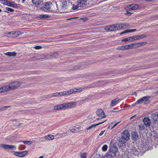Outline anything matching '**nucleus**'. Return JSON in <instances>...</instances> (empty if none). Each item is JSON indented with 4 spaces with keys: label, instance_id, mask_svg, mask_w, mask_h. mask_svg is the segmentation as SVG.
I'll use <instances>...</instances> for the list:
<instances>
[{
    "label": "nucleus",
    "instance_id": "f257e3e1",
    "mask_svg": "<svg viewBox=\"0 0 158 158\" xmlns=\"http://www.w3.org/2000/svg\"><path fill=\"white\" fill-rule=\"evenodd\" d=\"M76 102H71L69 103H64L62 104L55 106L53 109L55 110H64L73 108L77 105Z\"/></svg>",
    "mask_w": 158,
    "mask_h": 158
},
{
    "label": "nucleus",
    "instance_id": "f03ea898",
    "mask_svg": "<svg viewBox=\"0 0 158 158\" xmlns=\"http://www.w3.org/2000/svg\"><path fill=\"white\" fill-rule=\"evenodd\" d=\"M154 129H144L146 130V132L148 131L149 132V135L153 136L155 138V142L158 143V129H156L154 130ZM140 130H144V129H139Z\"/></svg>",
    "mask_w": 158,
    "mask_h": 158
},
{
    "label": "nucleus",
    "instance_id": "7ed1b4c3",
    "mask_svg": "<svg viewBox=\"0 0 158 158\" xmlns=\"http://www.w3.org/2000/svg\"><path fill=\"white\" fill-rule=\"evenodd\" d=\"M52 4L51 3L46 2L44 6L41 8V9L45 11H50L53 13L56 12L57 5H55V9L50 10V7H52Z\"/></svg>",
    "mask_w": 158,
    "mask_h": 158
},
{
    "label": "nucleus",
    "instance_id": "20e7f679",
    "mask_svg": "<svg viewBox=\"0 0 158 158\" xmlns=\"http://www.w3.org/2000/svg\"><path fill=\"white\" fill-rule=\"evenodd\" d=\"M150 98V96H144L142 98L139 99L137 102V103L139 104L142 102H144L145 104H148L150 103L149 98Z\"/></svg>",
    "mask_w": 158,
    "mask_h": 158
},
{
    "label": "nucleus",
    "instance_id": "39448f33",
    "mask_svg": "<svg viewBox=\"0 0 158 158\" xmlns=\"http://www.w3.org/2000/svg\"><path fill=\"white\" fill-rule=\"evenodd\" d=\"M140 151L136 149L135 147H132L130 150L128 151V152L131 156L134 155L135 156H138L139 154Z\"/></svg>",
    "mask_w": 158,
    "mask_h": 158
},
{
    "label": "nucleus",
    "instance_id": "423d86ee",
    "mask_svg": "<svg viewBox=\"0 0 158 158\" xmlns=\"http://www.w3.org/2000/svg\"><path fill=\"white\" fill-rule=\"evenodd\" d=\"M118 149L116 147L113 146L110 147L109 152L107 154L109 156H114L116 155V153L117 152Z\"/></svg>",
    "mask_w": 158,
    "mask_h": 158
},
{
    "label": "nucleus",
    "instance_id": "0eeeda50",
    "mask_svg": "<svg viewBox=\"0 0 158 158\" xmlns=\"http://www.w3.org/2000/svg\"><path fill=\"white\" fill-rule=\"evenodd\" d=\"M27 151H23L19 152H14V154L17 156L20 157H23L27 155Z\"/></svg>",
    "mask_w": 158,
    "mask_h": 158
},
{
    "label": "nucleus",
    "instance_id": "6e6552de",
    "mask_svg": "<svg viewBox=\"0 0 158 158\" xmlns=\"http://www.w3.org/2000/svg\"><path fill=\"white\" fill-rule=\"evenodd\" d=\"M0 147L5 149L13 150L16 148V146L8 144H2L0 145Z\"/></svg>",
    "mask_w": 158,
    "mask_h": 158
},
{
    "label": "nucleus",
    "instance_id": "1a4fd4ad",
    "mask_svg": "<svg viewBox=\"0 0 158 158\" xmlns=\"http://www.w3.org/2000/svg\"><path fill=\"white\" fill-rule=\"evenodd\" d=\"M139 7L138 4H133L128 6L127 7V10L131 11L136 10L138 9Z\"/></svg>",
    "mask_w": 158,
    "mask_h": 158
},
{
    "label": "nucleus",
    "instance_id": "9d476101",
    "mask_svg": "<svg viewBox=\"0 0 158 158\" xmlns=\"http://www.w3.org/2000/svg\"><path fill=\"white\" fill-rule=\"evenodd\" d=\"M21 32L19 31H15L9 32L8 34L9 35H8L9 37L15 38L21 34Z\"/></svg>",
    "mask_w": 158,
    "mask_h": 158
},
{
    "label": "nucleus",
    "instance_id": "9b49d317",
    "mask_svg": "<svg viewBox=\"0 0 158 158\" xmlns=\"http://www.w3.org/2000/svg\"><path fill=\"white\" fill-rule=\"evenodd\" d=\"M77 2L78 6L81 7H84L87 5V1L85 0H77Z\"/></svg>",
    "mask_w": 158,
    "mask_h": 158
},
{
    "label": "nucleus",
    "instance_id": "f8f14e48",
    "mask_svg": "<svg viewBox=\"0 0 158 158\" xmlns=\"http://www.w3.org/2000/svg\"><path fill=\"white\" fill-rule=\"evenodd\" d=\"M2 3L4 5H6L9 6L15 7L16 4L13 2H10L7 0H2Z\"/></svg>",
    "mask_w": 158,
    "mask_h": 158
},
{
    "label": "nucleus",
    "instance_id": "ddd939ff",
    "mask_svg": "<svg viewBox=\"0 0 158 158\" xmlns=\"http://www.w3.org/2000/svg\"><path fill=\"white\" fill-rule=\"evenodd\" d=\"M12 89H15L19 87L21 83L19 81H16L10 83Z\"/></svg>",
    "mask_w": 158,
    "mask_h": 158
},
{
    "label": "nucleus",
    "instance_id": "4468645a",
    "mask_svg": "<svg viewBox=\"0 0 158 158\" xmlns=\"http://www.w3.org/2000/svg\"><path fill=\"white\" fill-rule=\"evenodd\" d=\"M97 115L101 118H104L106 117L104 112L101 109H99L97 110L96 112Z\"/></svg>",
    "mask_w": 158,
    "mask_h": 158
},
{
    "label": "nucleus",
    "instance_id": "2eb2a0df",
    "mask_svg": "<svg viewBox=\"0 0 158 158\" xmlns=\"http://www.w3.org/2000/svg\"><path fill=\"white\" fill-rule=\"evenodd\" d=\"M130 134L128 131L126 130L124 131L122 134L121 137L124 138L126 140H128L130 138Z\"/></svg>",
    "mask_w": 158,
    "mask_h": 158
},
{
    "label": "nucleus",
    "instance_id": "dca6fc26",
    "mask_svg": "<svg viewBox=\"0 0 158 158\" xmlns=\"http://www.w3.org/2000/svg\"><path fill=\"white\" fill-rule=\"evenodd\" d=\"M144 124L146 127H149L151 124V121L149 118L145 117L143 120Z\"/></svg>",
    "mask_w": 158,
    "mask_h": 158
},
{
    "label": "nucleus",
    "instance_id": "f3484780",
    "mask_svg": "<svg viewBox=\"0 0 158 158\" xmlns=\"http://www.w3.org/2000/svg\"><path fill=\"white\" fill-rule=\"evenodd\" d=\"M147 36V35H135V36H133L132 37V38L131 39V42L133 41V40H138L140 39L143 38L144 37H146Z\"/></svg>",
    "mask_w": 158,
    "mask_h": 158
},
{
    "label": "nucleus",
    "instance_id": "a211bd4d",
    "mask_svg": "<svg viewBox=\"0 0 158 158\" xmlns=\"http://www.w3.org/2000/svg\"><path fill=\"white\" fill-rule=\"evenodd\" d=\"M105 30L110 31H116V27L115 24L107 26L105 28Z\"/></svg>",
    "mask_w": 158,
    "mask_h": 158
},
{
    "label": "nucleus",
    "instance_id": "6ab92c4d",
    "mask_svg": "<svg viewBox=\"0 0 158 158\" xmlns=\"http://www.w3.org/2000/svg\"><path fill=\"white\" fill-rule=\"evenodd\" d=\"M136 44V43H134L130 44L128 45H126L127 50L138 48Z\"/></svg>",
    "mask_w": 158,
    "mask_h": 158
},
{
    "label": "nucleus",
    "instance_id": "aec40b11",
    "mask_svg": "<svg viewBox=\"0 0 158 158\" xmlns=\"http://www.w3.org/2000/svg\"><path fill=\"white\" fill-rule=\"evenodd\" d=\"M73 90L72 89L69 90L67 91H63V96H66L73 93Z\"/></svg>",
    "mask_w": 158,
    "mask_h": 158
},
{
    "label": "nucleus",
    "instance_id": "412c9836",
    "mask_svg": "<svg viewBox=\"0 0 158 158\" xmlns=\"http://www.w3.org/2000/svg\"><path fill=\"white\" fill-rule=\"evenodd\" d=\"M139 136L137 133L136 132H133L132 134V139L135 140L136 141L139 138Z\"/></svg>",
    "mask_w": 158,
    "mask_h": 158
},
{
    "label": "nucleus",
    "instance_id": "4be33fe9",
    "mask_svg": "<svg viewBox=\"0 0 158 158\" xmlns=\"http://www.w3.org/2000/svg\"><path fill=\"white\" fill-rule=\"evenodd\" d=\"M119 100L118 98H117L114 99L112 100L111 102V106H114L117 104V102Z\"/></svg>",
    "mask_w": 158,
    "mask_h": 158
},
{
    "label": "nucleus",
    "instance_id": "5701e85b",
    "mask_svg": "<svg viewBox=\"0 0 158 158\" xmlns=\"http://www.w3.org/2000/svg\"><path fill=\"white\" fill-rule=\"evenodd\" d=\"M33 4L35 5L38 6L41 4L42 0H32Z\"/></svg>",
    "mask_w": 158,
    "mask_h": 158
},
{
    "label": "nucleus",
    "instance_id": "b1692460",
    "mask_svg": "<svg viewBox=\"0 0 158 158\" xmlns=\"http://www.w3.org/2000/svg\"><path fill=\"white\" fill-rule=\"evenodd\" d=\"M122 24H115L116 31L120 29H125L122 26Z\"/></svg>",
    "mask_w": 158,
    "mask_h": 158
},
{
    "label": "nucleus",
    "instance_id": "393cba45",
    "mask_svg": "<svg viewBox=\"0 0 158 158\" xmlns=\"http://www.w3.org/2000/svg\"><path fill=\"white\" fill-rule=\"evenodd\" d=\"M45 139L49 140H52L54 138V136L52 135H48L44 137Z\"/></svg>",
    "mask_w": 158,
    "mask_h": 158
},
{
    "label": "nucleus",
    "instance_id": "a878e982",
    "mask_svg": "<svg viewBox=\"0 0 158 158\" xmlns=\"http://www.w3.org/2000/svg\"><path fill=\"white\" fill-rule=\"evenodd\" d=\"M152 117L155 121H158V113L156 114L155 113H153L152 114Z\"/></svg>",
    "mask_w": 158,
    "mask_h": 158
},
{
    "label": "nucleus",
    "instance_id": "bb28decb",
    "mask_svg": "<svg viewBox=\"0 0 158 158\" xmlns=\"http://www.w3.org/2000/svg\"><path fill=\"white\" fill-rule=\"evenodd\" d=\"M4 87V90H5V92L12 89L10 84L8 85H6Z\"/></svg>",
    "mask_w": 158,
    "mask_h": 158
},
{
    "label": "nucleus",
    "instance_id": "cd10ccee",
    "mask_svg": "<svg viewBox=\"0 0 158 158\" xmlns=\"http://www.w3.org/2000/svg\"><path fill=\"white\" fill-rule=\"evenodd\" d=\"M5 55L9 56H15L16 53L15 52H8L6 53Z\"/></svg>",
    "mask_w": 158,
    "mask_h": 158
},
{
    "label": "nucleus",
    "instance_id": "c85d7f7f",
    "mask_svg": "<svg viewBox=\"0 0 158 158\" xmlns=\"http://www.w3.org/2000/svg\"><path fill=\"white\" fill-rule=\"evenodd\" d=\"M137 45V48L139 47H140L141 46H142L143 45L147 43L146 42H138L136 43Z\"/></svg>",
    "mask_w": 158,
    "mask_h": 158
},
{
    "label": "nucleus",
    "instance_id": "c756f323",
    "mask_svg": "<svg viewBox=\"0 0 158 158\" xmlns=\"http://www.w3.org/2000/svg\"><path fill=\"white\" fill-rule=\"evenodd\" d=\"M127 45H126L124 46H120L118 47L117 49L119 50H127Z\"/></svg>",
    "mask_w": 158,
    "mask_h": 158
},
{
    "label": "nucleus",
    "instance_id": "7c9ffc66",
    "mask_svg": "<svg viewBox=\"0 0 158 158\" xmlns=\"http://www.w3.org/2000/svg\"><path fill=\"white\" fill-rule=\"evenodd\" d=\"M127 141V140H126L125 139L121 137L119 140V142L121 144H122L125 143Z\"/></svg>",
    "mask_w": 158,
    "mask_h": 158
},
{
    "label": "nucleus",
    "instance_id": "2f4dec72",
    "mask_svg": "<svg viewBox=\"0 0 158 158\" xmlns=\"http://www.w3.org/2000/svg\"><path fill=\"white\" fill-rule=\"evenodd\" d=\"M103 122L97 124H94L89 127L87 128H92L95 127L96 126L103 123Z\"/></svg>",
    "mask_w": 158,
    "mask_h": 158
},
{
    "label": "nucleus",
    "instance_id": "473e14b6",
    "mask_svg": "<svg viewBox=\"0 0 158 158\" xmlns=\"http://www.w3.org/2000/svg\"><path fill=\"white\" fill-rule=\"evenodd\" d=\"M133 32V29H128V30H125L124 31L121 32L120 33V34L122 35L123 34H124V33H128V32Z\"/></svg>",
    "mask_w": 158,
    "mask_h": 158
},
{
    "label": "nucleus",
    "instance_id": "72a5a7b5",
    "mask_svg": "<svg viewBox=\"0 0 158 158\" xmlns=\"http://www.w3.org/2000/svg\"><path fill=\"white\" fill-rule=\"evenodd\" d=\"M72 90H73V93H75L77 92H81L82 91V89L81 88H74V89H72Z\"/></svg>",
    "mask_w": 158,
    "mask_h": 158
},
{
    "label": "nucleus",
    "instance_id": "f704fd0d",
    "mask_svg": "<svg viewBox=\"0 0 158 158\" xmlns=\"http://www.w3.org/2000/svg\"><path fill=\"white\" fill-rule=\"evenodd\" d=\"M62 5L61 7L62 9H65L66 8L67 3L66 1H64L62 2Z\"/></svg>",
    "mask_w": 158,
    "mask_h": 158
},
{
    "label": "nucleus",
    "instance_id": "c9c22d12",
    "mask_svg": "<svg viewBox=\"0 0 158 158\" xmlns=\"http://www.w3.org/2000/svg\"><path fill=\"white\" fill-rule=\"evenodd\" d=\"M132 38V37H127L124 39H123L122 40V42H127L128 41H130L131 40V39Z\"/></svg>",
    "mask_w": 158,
    "mask_h": 158
},
{
    "label": "nucleus",
    "instance_id": "e433bc0d",
    "mask_svg": "<svg viewBox=\"0 0 158 158\" xmlns=\"http://www.w3.org/2000/svg\"><path fill=\"white\" fill-rule=\"evenodd\" d=\"M65 134H69V133H63L62 134H58L57 135H59V137L60 138L63 137L66 135H65Z\"/></svg>",
    "mask_w": 158,
    "mask_h": 158
},
{
    "label": "nucleus",
    "instance_id": "4c0bfd02",
    "mask_svg": "<svg viewBox=\"0 0 158 158\" xmlns=\"http://www.w3.org/2000/svg\"><path fill=\"white\" fill-rule=\"evenodd\" d=\"M86 153L84 152L81 154L80 158H86Z\"/></svg>",
    "mask_w": 158,
    "mask_h": 158
},
{
    "label": "nucleus",
    "instance_id": "58836bf2",
    "mask_svg": "<svg viewBox=\"0 0 158 158\" xmlns=\"http://www.w3.org/2000/svg\"><path fill=\"white\" fill-rule=\"evenodd\" d=\"M10 106H4L0 108V112L6 110L7 108L9 107Z\"/></svg>",
    "mask_w": 158,
    "mask_h": 158
},
{
    "label": "nucleus",
    "instance_id": "ea45409f",
    "mask_svg": "<svg viewBox=\"0 0 158 158\" xmlns=\"http://www.w3.org/2000/svg\"><path fill=\"white\" fill-rule=\"evenodd\" d=\"M108 147L107 145L105 144L102 147V149L103 151H106L107 150Z\"/></svg>",
    "mask_w": 158,
    "mask_h": 158
},
{
    "label": "nucleus",
    "instance_id": "a19ab883",
    "mask_svg": "<svg viewBox=\"0 0 158 158\" xmlns=\"http://www.w3.org/2000/svg\"><path fill=\"white\" fill-rule=\"evenodd\" d=\"M6 10H7V11H6V12H12L14 11V10L12 8H10L6 7ZM5 12H6V11H5Z\"/></svg>",
    "mask_w": 158,
    "mask_h": 158
},
{
    "label": "nucleus",
    "instance_id": "79ce46f5",
    "mask_svg": "<svg viewBox=\"0 0 158 158\" xmlns=\"http://www.w3.org/2000/svg\"><path fill=\"white\" fill-rule=\"evenodd\" d=\"M41 17L43 18H49L50 17V16L49 15H41L40 16Z\"/></svg>",
    "mask_w": 158,
    "mask_h": 158
},
{
    "label": "nucleus",
    "instance_id": "37998d69",
    "mask_svg": "<svg viewBox=\"0 0 158 158\" xmlns=\"http://www.w3.org/2000/svg\"><path fill=\"white\" fill-rule=\"evenodd\" d=\"M122 25L123 27L125 28V29L130 26L129 24L127 23H122Z\"/></svg>",
    "mask_w": 158,
    "mask_h": 158
},
{
    "label": "nucleus",
    "instance_id": "c03bdc74",
    "mask_svg": "<svg viewBox=\"0 0 158 158\" xmlns=\"http://www.w3.org/2000/svg\"><path fill=\"white\" fill-rule=\"evenodd\" d=\"M23 143L25 144H27L29 143V144H31L32 143V142L31 141H23Z\"/></svg>",
    "mask_w": 158,
    "mask_h": 158
},
{
    "label": "nucleus",
    "instance_id": "a18cd8bd",
    "mask_svg": "<svg viewBox=\"0 0 158 158\" xmlns=\"http://www.w3.org/2000/svg\"><path fill=\"white\" fill-rule=\"evenodd\" d=\"M79 7V6H78V5H73V6L72 7V9L73 10H76L78 9V8Z\"/></svg>",
    "mask_w": 158,
    "mask_h": 158
},
{
    "label": "nucleus",
    "instance_id": "49530a36",
    "mask_svg": "<svg viewBox=\"0 0 158 158\" xmlns=\"http://www.w3.org/2000/svg\"><path fill=\"white\" fill-rule=\"evenodd\" d=\"M4 87H2L0 88V93H2L5 92L4 90Z\"/></svg>",
    "mask_w": 158,
    "mask_h": 158
},
{
    "label": "nucleus",
    "instance_id": "de8ad7c7",
    "mask_svg": "<svg viewBox=\"0 0 158 158\" xmlns=\"http://www.w3.org/2000/svg\"><path fill=\"white\" fill-rule=\"evenodd\" d=\"M58 97H61L63 96V92H57Z\"/></svg>",
    "mask_w": 158,
    "mask_h": 158
},
{
    "label": "nucleus",
    "instance_id": "09e8293b",
    "mask_svg": "<svg viewBox=\"0 0 158 158\" xmlns=\"http://www.w3.org/2000/svg\"><path fill=\"white\" fill-rule=\"evenodd\" d=\"M69 131L73 133H74L75 132H77V131H76L75 129H69Z\"/></svg>",
    "mask_w": 158,
    "mask_h": 158
},
{
    "label": "nucleus",
    "instance_id": "8fccbe9b",
    "mask_svg": "<svg viewBox=\"0 0 158 158\" xmlns=\"http://www.w3.org/2000/svg\"><path fill=\"white\" fill-rule=\"evenodd\" d=\"M105 158H114L113 156H109L107 154V155L105 156Z\"/></svg>",
    "mask_w": 158,
    "mask_h": 158
},
{
    "label": "nucleus",
    "instance_id": "3c124183",
    "mask_svg": "<svg viewBox=\"0 0 158 158\" xmlns=\"http://www.w3.org/2000/svg\"><path fill=\"white\" fill-rule=\"evenodd\" d=\"M123 157V158H130L129 155V154H125Z\"/></svg>",
    "mask_w": 158,
    "mask_h": 158
},
{
    "label": "nucleus",
    "instance_id": "603ef678",
    "mask_svg": "<svg viewBox=\"0 0 158 158\" xmlns=\"http://www.w3.org/2000/svg\"><path fill=\"white\" fill-rule=\"evenodd\" d=\"M52 97H58L57 92L54 93L52 94Z\"/></svg>",
    "mask_w": 158,
    "mask_h": 158
},
{
    "label": "nucleus",
    "instance_id": "864d4df0",
    "mask_svg": "<svg viewBox=\"0 0 158 158\" xmlns=\"http://www.w3.org/2000/svg\"><path fill=\"white\" fill-rule=\"evenodd\" d=\"M46 56V57L45 58L46 59L51 58L52 57V56L49 55H47Z\"/></svg>",
    "mask_w": 158,
    "mask_h": 158
},
{
    "label": "nucleus",
    "instance_id": "5fc2aeb1",
    "mask_svg": "<svg viewBox=\"0 0 158 158\" xmlns=\"http://www.w3.org/2000/svg\"><path fill=\"white\" fill-rule=\"evenodd\" d=\"M42 47L41 46H36L35 47V48L36 49H40Z\"/></svg>",
    "mask_w": 158,
    "mask_h": 158
},
{
    "label": "nucleus",
    "instance_id": "6e6d98bb",
    "mask_svg": "<svg viewBox=\"0 0 158 158\" xmlns=\"http://www.w3.org/2000/svg\"><path fill=\"white\" fill-rule=\"evenodd\" d=\"M114 124V122H113L107 128H109L110 127H111L112 128V126H113V124Z\"/></svg>",
    "mask_w": 158,
    "mask_h": 158
},
{
    "label": "nucleus",
    "instance_id": "4d7b16f0",
    "mask_svg": "<svg viewBox=\"0 0 158 158\" xmlns=\"http://www.w3.org/2000/svg\"><path fill=\"white\" fill-rule=\"evenodd\" d=\"M119 123V122L117 123L114 124L113 126L112 127V128H114L117 124H118Z\"/></svg>",
    "mask_w": 158,
    "mask_h": 158
},
{
    "label": "nucleus",
    "instance_id": "13d9d810",
    "mask_svg": "<svg viewBox=\"0 0 158 158\" xmlns=\"http://www.w3.org/2000/svg\"><path fill=\"white\" fill-rule=\"evenodd\" d=\"M105 132V130H104L103 131H102L99 134V135L101 136L104 133V132Z\"/></svg>",
    "mask_w": 158,
    "mask_h": 158
},
{
    "label": "nucleus",
    "instance_id": "bf43d9fd",
    "mask_svg": "<svg viewBox=\"0 0 158 158\" xmlns=\"http://www.w3.org/2000/svg\"><path fill=\"white\" fill-rule=\"evenodd\" d=\"M132 13H131L128 12L127 11V13L125 14L126 15H127L128 16H130L131 14Z\"/></svg>",
    "mask_w": 158,
    "mask_h": 158
},
{
    "label": "nucleus",
    "instance_id": "052dcab7",
    "mask_svg": "<svg viewBox=\"0 0 158 158\" xmlns=\"http://www.w3.org/2000/svg\"><path fill=\"white\" fill-rule=\"evenodd\" d=\"M139 127L140 128H142L144 127L143 125H139Z\"/></svg>",
    "mask_w": 158,
    "mask_h": 158
},
{
    "label": "nucleus",
    "instance_id": "680f3d73",
    "mask_svg": "<svg viewBox=\"0 0 158 158\" xmlns=\"http://www.w3.org/2000/svg\"><path fill=\"white\" fill-rule=\"evenodd\" d=\"M136 116V115H134V116L131 117L130 118V119H132L134 117H135Z\"/></svg>",
    "mask_w": 158,
    "mask_h": 158
},
{
    "label": "nucleus",
    "instance_id": "e2e57ef3",
    "mask_svg": "<svg viewBox=\"0 0 158 158\" xmlns=\"http://www.w3.org/2000/svg\"><path fill=\"white\" fill-rule=\"evenodd\" d=\"M145 1L147 2H148V1H152V0H145Z\"/></svg>",
    "mask_w": 158,
    "mask_h": 158
},
{
    "label": "nucleus",
    "instance_id": "0e129e2a",
    "mask_svg": "<svg viewBox=\"0 0 158 158\" xmlns=\"http://www.w3.org/2000/svg\"><path fill=\"white\" fill-rule=\"evenodd\" d=\"M38 158H44V157L43 156H41L39 157Z\"/></svg>",
    "mask_w": 158,
    "mask_h": 158
},
{
    "label": "nucleus",
    "instance_id": "69168bd1",
    "mask_svg": "<svg viewBox=\"0 0 158 158\" xmlns=\"http://www.w3.org/2000/svg\"><path fill=\"white\" fill-rule=\"evenodd\" d=\"M136 29H133V32H134L135 31H136Z\"/></svg>",
    "mask_w": 158,
    "mask_h": 158
},
{
    "label": "nucleus",
    "instance_id": "338daca9",
    "mask_svg": "<svg viewBox=\"0 0 158 158\" xmlns=\"http://www.w3.org/2000/svg\"><path fill=\"white\" fill-rule=\"evenodd\" d=\"M21 124H21V123H19V125H18V127H19V126H20L21 125Z\"/></svg>",
    "mask_w": 158,
    "mask_h": 158
},
{
    "label": "nucleus",
    "instance_id": "774afa93",
    "mask_svg": "<svg viewBox=\"0 0 158 158\" xmlns=\"http://www.w3.org/2000/svg\"><path fill=\"white\" fill-rule=\"evenodd\" d=\"M25 1V0H23L22 2H24Z\"/></svg>",
    "mask_w": 158,
    "mask_h": 158
}]
</instances>
